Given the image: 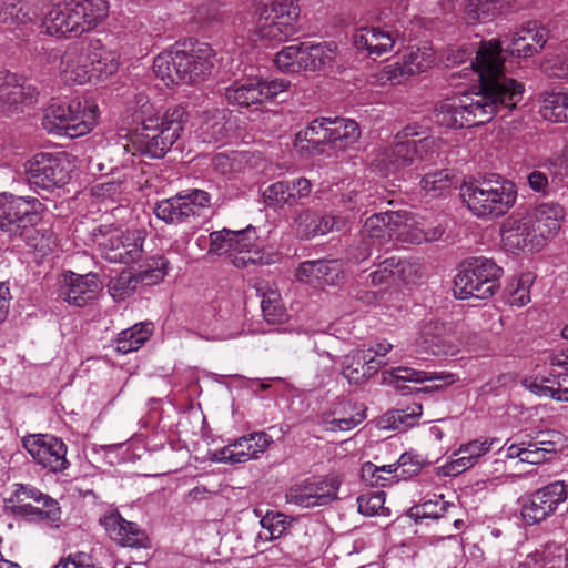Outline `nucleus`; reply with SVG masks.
I'll return each instance as SVG.
<instances>
[{"label":"nucleus","instance_id":"1","mask_svg":"<svg viewBox=\"0 0 568 568\" xmlns=\"http://www.w3.org/2000/svg\"><path fill=\"white\" fill-rule=\"evenodd\" d=\"M501 42L481 41L471 70L480 81L477 91H465L440 100L434 108V120L440 126L462 129L483 125L496 114L506 115L523 99V83L504 74Z\"/></svg>","mask_w":568,"mask_h":568},{"label":"nucleus","instance_id":"2","mask_svg":"<svg viewBox=\"0 0 568 568\" xmlns=\"http://www.w3.org/2000/svg\"><path fill=\"white\" fill-rule=\"evenodd\" d=\"M565 217L564 206L554 201L516 211L500 225L501 246L514 255L540 252L558 235Z\"/></svg>","mask_w":568,"mask_h":568},{"label":"nucleus","instance_id":"3","mask_svg":"<svg viewBox=\"0 0 568 568\" xmlns=\"http://www.w3.org/2000/svg\"><path fill=\"white\" fill-rule=\"evenodd\" d=\"M108 14L106 0H63L45 12L42 29L59 39L78 38L95 29Z\"/></svg>","mask_w":568,"mask_h":568},{"label":"nucleus","instance_id":"4","mask_svg":"<svg viewBox=\"0 0 568 568\" xmlns=\"http://www.w3.org/2000/svg\"><path fill=\"white\" fill-rule=\"evenodd\" d=\"M459 196L474 216L491 220L505 215L515 205L517 189L504 178L489 175L464 182Z\"/></svg>","mask_w":568,"mask_h":568},{"label":"nucleus","instance_id":"5","mask_svg":"<svg viewBox=\"0 0 568 568\" xmlns=\"http://www.w3.org/2000/svg\"><path fill=\"white\" fill-rule=\"evenodd\" d=\"M185 122V111L181 106L150 113L142 120L134 143L142 154L161 159L180 139Z\"/></svg>","mask_w":568,"mask_h":568},{"label":"nucleus","instance_id":"6","mask_svg":"<svg viewBox=\"0 0 568 568\" xmlns=\"http://www.w3.org/2000/svg\"><path fill=\"white\" fill-rule=\"evenodd\" d=\"M99 115V106L94 100L78 95L49 105L43 125L52 133L82 136L94 129Z\"/></svg>","mask_w":568,"mask_h":568},{"label":"nucleus","instance_id":"7","mask_svg":"<svg viewBox=\"0 0 568 568\" xmlns=\"http://www.w3.org/2000/svg\"><path fill=\"white\" fill-rule=\"evenodd\" d=\"M300 16L296 0L261 1L255 11L253 32L263 41H285L300 31Z\"/></svg>","mask_w":568,"mask_h":568},{"label":"nucleus","instance_id":"8","mask_svg":"<svg viewBox=\"0 0 568 568\" xmlns=\"http://www.w3.org/2000/svg\"><path fill=\"white\" fill-rule=\"evenodd\" d=\"M210 241L209 253L226 255L239 268L263 263L261 242L255 227L251 225L240 231L223 229L212 232Z\"/></svg>","mask_w":568,"mask_h":568},{"label":"nucleus","instance_id":"9","mask_svg":"<svg viewBox=\"0 0 568 568\" xmlns=\"http://www.w3.org/2000/svg\"><path fill=\"white\" fill-rule=\"evenodd\" d=\"M503 270L490 258H475L454 280V295L459 300L490 298L498 288Z\"/></svg>","mask_w":568,"mask_h":568},{"label":"nucleus","instance_id":"10","mask_svg":"<svg viewBox=\"0 0 568 568\" xmlns=\"http://www.w3.org/2000/svg\"><path fill=\"white\" fill-rule=\"evenodd\" d=\"M145 232L103 226L93 232V242L102 256L113 263L130 264L141 256Z\"/></svg>","mask_w":568,"mask_h":568},{"label":"nucleus","instance_id":"11","mask_svg":"<svg viewBox=\"0 0 568 568\" xmlns=\"http://www.w3.org/2000/svg\"><path fill=\"white\" fill-rule=\"evenodd\" d=\"M72 170L71 156L65 152H41L28 160L24 165L29 184L47 191L67 184Z\"/></svg>","mask_w":568,"mask_h":568},{"label":"nucleus","instance_id":"12","mask_svg":"<svg viewBox=\"0 0 568 568\" xmlns=\"http://www.w3.org/2000/svg\"><path fill=\"white\" fill-rule=\"evenodd\" d=\"M290 88L291 82L283 78L251 75L226 88L225 99L230 104L247 108L270 102Z\"/></svg>","mask_w":568,"mask_h":568},{"label":"nucleus","instance_id":"13","mask_svg":"<svg viewBox=\"0 0 568 568\" xmlns=\"http://www.w3.org/2000/svg\"><path fill=\"white\" fill-rule=\"evenodd\" d=\"M341 485L338 475L311 477L292 485L285 493V499L302 508L325 506L338 498Z\"/></svg>","mask_w":568,"mask_h":568},{"label":"nucleus","instance_id":"14","mask_svg":"<svg viewBox=\"0 0 568 568\" xmlns=\"http://www.w3.org/2000/svg\"><path fill=\"white\" fill-rule=\"evenodd\" d=\"M568 499V483L555 480L519 499L520 517L527 525L541 523Z\"/></svg>","mask_w":568,"mask_h":568},{"label":"nucleus","instance_id":"15","mask_svg":"<svg viewBox=\"0 0 568 568\" xmlns=\"http://www.w3.org/2000/svg\"><path fill=\"white\" fill-rule=\"evenodd\" d=\"M210 206V194L203 190L193 189L160 201L154 207V213L166 223L179 224L191 217L203 215Z\"/></svg>","mask_w":568,"mask_h":568},{"label":"nucleus","instance_id":"16","mask_svg":"<svg viewBox=\"0 0 568 568\" xmlns=\"http://www.w3.org/2000/svg\"><path fill=\"white\" fill-rule=\"evenodd\" d=\"M160 67L168 70V63H175L181 73V83L195 84L204 81L213 69V50L206 43H197L190 48H180V54L175 60L169 55L162 57Z\"/></svg>","mask_w":568,"mask_h":568},{"label":"nucleus","instance_id":"17","mask_svg":"<svg viewBox=\"0 0 568 568\" xmlns=\"http://www.w3.org/2000/svg\"><path fill=\"white\" fill-rule=\"evenodd\" d=\"M43 204L33 196L0 193V231L14 232L41 220Z\"/></svg>","mask_w":568,"mask_h":568},{"label":"nucleus","instance_id":"18","mask_svg":"<svg viewBox=\"0 0 568 568\" xmlns=\"http://www.w3.org/2000/svg\"><path fill=\"white\" fill-rule=\"evenodd\" d=\"M23 447L32 459L48 471L62 473L70 466L67 459L68 447L55 436L49 434L26 436Z\"/></svg>","mask_w":568,"mask_h":568},{"label":"nucleus","instance_id":"19","mask_svg":"<svg viewBox=\"0 0 568 568\" xmlns=\"http://www.w3.org/2000/svg\"><path fill=\"white\" fill-rule=\"evenodd\" d=\"M415 343L423 352L436 356H454L460 352L463 345L454 335L450 325L436 320L420 324Z\"/></svg>","mask_w":568,"mask_h":568},{"label":"nucleus","instance_id":"20","mask_svg":"<svg viewBox=\"0 0 568 568\" xmlns=\"http://www.w3.org/2000/svg\"><path fill=\"white\" fill-rule=\"evenodd\" d=\"M415 135H418V132L415 126L410 125L403 129V131L396 135V144L386 159L387 171L389 173L399 172L412 165L416 159H423L422 152L435 144V141L428 138L418 141L406 140Z\"/></svg>","mask_w":568,"mask_h":568},{"label":"nucleus","instance_id":"21","mask_svg":"<svg viewBox=\"0 0 568 568\" xmlns=\"http://www.w3.org/2000/svg\"><path fill=\"white\" fill-rule=\"evenodd\" d=\"M38 92L34 87L14 73L0 72V114L10 116L34 102Z\"/></svg>","mask_w":568,"mask_h":568},{"label":"nucleus","instance_id":"22","mask_svg":"<svg viewBox=\"0 0 568 568\" xmlns=\"http://www.w3.org/2000/svg\"><path fill=\"white\" fill-rule=\"evenodd\" d=\"M270 445V438L264 433L243 436L232 444L211 453V460L225 464H242L258 458Z\"/></svg>","mask_w":568,"mask_h":568},{"label":"nucleus","instance_id":"23","mask_svg":"<svg viewBox=\"0 0 568 568\" xmlns=\"http://www.w3.org/2000/svg\"><path fill=\"white\" fill-rule=\"evenodd\" d=\"M101 290L97 274H75L64 272L59 280V296L70 305L83 307L93 300Z\"/></svg>","mask_w":568,"mask_h":568},{"label":"nucleus","instance_id":"24","mask_svg":"<svg viewBox=\"0 0 568 568\" xmlns=\"http://www.w3.org/2000/svg\"><path fill=\"white\" fill-rule=\"evenodd\" d=\"M111 540L122 547L148 548V534L138 524L124 519L118 511H111L100 519Z\"/></svg>","mask_w":568,"mask_h":568},{"label":"nucleus","instance_id":"25","mask_svg":"<svg viewBox=\"0 0 568 568\" xmlns=\"http://www.w3.org/2000/svg\"><path fill=\"white\" fill-rule=\"evenodd\" d=\"M89 58V49L84 47L69 48L60 59L59 78L68 85H84L93 78Z\"/></svg>","mask_w":568,"mask_h":568},{"label":"nucleus","instance_id":"26","mask_svg":"<svg viewBox=\"0 0 568 568\" xmlns=\"http://www.w3.org/2000/svg\"><path fill=\"white\" fill-rule=\"evenodd\" d=\"M347 224V219L338 215L321 214L313 209L301 210L294 219V229L301 239H312L339 231Z\"/></svg>","mask_w":568,"mask_h":568},{"label":"nucleus","instance_id":"27","mask_svg":"<svg viewBox=\"0 0 568 568\" xmlns=\"http://www.w3.org/2000/svg\"><path fill=\"white\" fill-rule=\"evenodd\" d=\"M399 39L398 31L393 32L381 27H363L353 34L356 49L365 51L371 57H381L392 52Z\"/></svg>","mask_w":568,"mask_h":568},{"label":"nucleus","instance_id":"28","mask_svg":"<svg viewBox=\"0 0 568 568\" xmlns=\"http://www.w3.org/2000/svg\"><path fill=\"white\" fill-rule=\"evenodd\" d=\"M497 443L496 438H476L459 446L445 464V474L456 476L477 465Z\"/></svg>","mask_w":568,"mask_h":568},{"label":"nucleus","instance_id":"29","mask_svg":"<svg viewBox=\"0 0 568 568\" xmlns=\"http://www.w3.org/2000/svg\"><path fill=\"white\" fill-rule=\"evenodd\" d=\"M508 48L513 55L519 58L531 57L544 48L547 42V32L535 23H528L514 30L507 36Z\"/></svg>","mask_w":568,"mask_h":568},{"label":"nucleus","instance_id":"30","mask_svg":"<svg viewBox=\"0 0 568 568\" xmlns=\"http://www.w3.org/2000/svg\"><path fill=\"white\" fill-rule=\"evenodd\" d=\"M383 362L368 355L365 351L354 349L344 356L342 374L349 384L361 385L374 376Z\"/></svg>","mask_w":568,"mask_h":568},{"label":"nucleus","instance_id":"31","mask_svg":"<svg viewBox=\"0 0 568 568\" xmlns=\"http://www.w3.org/2000/svg\"><path fill=\"white\" fill-rule=\"evenodd\" d=\"M392 212L374 214L366 219L361 234L365 245H382L394 239V231L390 227ZM371 255L368 247L365 246L358 255H354L355 261L361 262Z\"/></svg>","mask_w":568,"mask_h":568},{"label":"nucleus","instance_id":"32","mask_svg":"<svg viewBox=\"0 0 568 568\" xmlns=\"http://www.w3.org/2000/svg\"><path fill=\"white\" fill-rule=\"evenodd\" d=\"M430 381H440L445 385H452L457 378L452 373L425 372L407 366H398L382 373V383L394 385L397 389H400V387L396 385L399 382L424 383Z\"/></svg>","mask_w":568,"mask_h":568},{"label":"nucleus","instance_id":"33","mask_svg":"<svg viewBox=\"0 0 568 568\" xmlns=\"http://www.w3.org/2000/svg\"><path fill=\"white\" fill-rule=\"evenodd\" d=\"M87 49L93 77L104 80L118 72L120 54L116 50L104 47L100 40L91 41Z\"/></svg>","mask_w":568,"mask_h":568},{"label":"nucleus","instance_id":"34","mask_svg":"<svg viewBox=\"0 0 568 568\" xmlns=\"http://www.w3.org/2000/svg\"><path fill=\"white\" fill-rule=\"evenodd\" d=\"M306 72H316L331 67L338 53L334 41H304Z\"/></svg>","mask_w":568,"mask_h":568},{"label":"nucleus","instance_id":"35","mask_svg":"<svg viewBox=\"0 0 568 568\" xmlns=\"http://www.w3.org/2000/svg\"><path fill=\"white\" fill-rule=\"evenodd\" d=\"M329 118L315 119L295 134L294 148L298 152L313 153L321 144L328 143Z\"/></svg>","mask_w":568,"mask_h":568},{"label":"nucleus","instance_id":"36","mask_svg":"<svg viewBox=\"0 0 568 568\" xmlns=\"http://www.w3.org/2000/svg\"><path fill=\"white\" fill-rule=\"evenodd\" d=\"M338 267L335 262L305 261L300 264L296 271V278L300 282L310 284L333 285L338 278Z\"/></svg>","mask_w":568,"mask_h":568},{"label":"nucleus","instance_id":"37","mask_svg":"<svg viewBox=\"0 0 568 568\" xmlns=\"http://www.w3.org/2000/svg\"><path fill=\"white\" fill-rule=\"evenodd\" d=\"M366 418L365 408L362 404L353 402H341L333 412V418L327 420V429L332 432L351 430Z\"/></svg>","mask_w":568,"mask_h":568},{"label":"nucleus","instance_id":"38","mask_svg":"<svg viewBox=\"0 0 568 568\" xmlns=\"http://www.w3.org/2000/svg\"><path fill=\"white\" fill-rule=\"evenodd\" d=\"M328 143L335 148L345 149L356 143L361 129L356 121L346 118H329Z\"/></svg>","mask_w":568,"mask_h":568},{"label":"nucleus","instance_id":"39","mask_svg":"<svg viewBox=\"0 0 568 568\" xmlns=\"http://www.w3.org/2000/svg\"><path fill=\"white\" fill-rule=\"evenodd\" d=\"M539 113L552 123L568 122V90L546 92L540 101Z\"/></svg>","mask_w":568,"mask_h":568},{"label":"nucleus","instance_id":"40","mask_svg":"<svg viewBox=\"0 0 568 568\" xmlns=\"http://www.w3.org/2000/svg\"><path fill=\"white\" fill-rule=\"evenodd\" d=\"M152 332L151 323H138L121 331L114 339L115 351L123 355L138 351L150 338Z\"/></svg>","mask_w":568,"mask_h":568},{"label":"nucleus","instance_id":"41","mask_svg":"<svg viewBox=\"0 0 568 568\" xmlns=\"http://www.w3.org/2000/svg\"><path fill=\"white\" fill-rule=\"evenodd\" d=\"M274 63L284 73L306 72L304 42L283 47L276 53Z\"/></svg>","mask_w":568,"mask_h":568},{"label":"nucleus","instance_id":"42","mask_svg":"<svg viewBox=\"0 0 568 568\" xmlns=\"http://www.w3.org/2000/svg\"><path fill=\"white\" fill-rule=\"evenodd\" d=\"M425 224V219L406 211L392 212L390 227L394 231V239L408 244L413 234L419 232V225Z\"/></svg>","mask_w":568,"mask_h":568},{"label":"nucleus","instance_id":"43","mask_svg":"<svg viewBox=\"0 0 568 568\" xmlns=\"http://www.w3.org/2000/svg\"><path fill=\"white\" fill-rule=\"evenodd\" d=\"M434 62V50L427 43L409 47L402 61L410 77L426 71Z\"/></svg>","mask_w":568,"mask_h":568},{"label":"nucleus","instance_id":"44","mask_svg":"<svg viewBox=\"0 0 568 568\" xmlns=\"http://www.w3.org/2000/svg\"><path fill=\"white\" fill-rule=\"evenodd\" d=\"M535 280L531 272L521 273L514 278L507 286V303L515 307H524L530 303V288Z\"/></svg>","mask_w":568,"mask_h":568},{"label":"nucleus","instance_id":"45","mask_svg":"<svg viewBox=\"0 0 568 568\" xmlns=\"http://www.w3.org/2000/svg\"><path fill=\"white\" fill-rule=\"evenodd\" d=\"M410 78L402 61L384 65L369 75V83L377 87L398 85Z\"/></svg>","mask_w":568,"mask_h":568},{"label":"nucleus","instance_id":"46","mask_svg":"<svg viewBox=\"0 0 568 568\" xmlns=\"http://www.w3.org/2000/svg\"><path fill=\"white\" fill-rule=\"evenodd\" d=\"M506 0H464V14L469 21L493 19Z\"/></svg>","mask_w":568,"mask_h":568},{"label":"nucleus","instance_id":"47","mask_svg":"<svg viewBox=\"0 0 568 568\" xmlns=\"http://www.w3.org/2000/svg\"><path fill=\"white\" fill-rule=\"evenodd\" d=\"M261 307L267 323L280 324L287 318L286 307L276 290L270 288L263 293Z\"/></svg>","mask_w":568,"mask_h":568},{"label":"nucleus","instance_id":"48","mask_svg":"<svg viewBox=\"0 0 568 568\" xmlns=\"http://www.w3.org/2000/svg\"><path fill=\"white\" fill-rule=\"evenodd\" d=\"M139 278L131 271H122L112 277L108 284L109 292L114 301H124L136 290Z\"/></svg>","mask_w":568,"mask_h":568},{"label":"nucleus","instance_id":"49","mask_svg":"<svg viewBox=\"0 0 568 568\" xmlns=\"http://www.w3.org/2000/svg\"><path fill=\"white\" fill-rule=\"evenodd\" d=\"M17 494L18 496L23 495L26 498L32 499L37 503H42L45 509L44 511H42V514H44L47 518L51 520H55L59 518L60 509L58 503L50 496L41 493L36 487L30 485H19Z\"/></svg>","mask_w":568,"mask_h":568},{"label":"nucleus","instance_id":"50","mask_svg":"<svg viewBox=\"0 0 568 568\" xmlns=\"http://www.w3.org/2000/svg\"><path fill=\"white\" fill-rule=\"evenodd\" d=\"M180 54V48H171L169 50L162 51L159 53L153 61V71L158 78H160L166 85L170 84H179L181 83V73L178 72V67H175V63H168V70L163 69V65L160 67V59L165 55H169V58L175 60V58Z\"/></svg>","mask_w":568,"mask_h":568},{"label":"nucleus","instance_id":"51","mask_svg":"<svg viewBox=\"0 0 568 568\" xmlns=\"http://www.w3.org/2000/svg\"><path fill=\"white\" fill-rule=\"evenodd\" d=\"M290 181H278L268 185L263 192L264 203L274 209L291 206Z\"/></svg>","mask_w":568,"mask_h":568},{"label":"nucleus","instance_id":"52","mask_svg":"<svg viewBox=\"0 0 568 568\" xmlns=\"http://www.w3.org/2000/svg\"><path fill=\"white\" fill-rule=\"evenodd\" d=\"M261 526L268 532L266 539L280 538L291 526V518L283 513L267 511L261 519Z\"/></svg>","mask_w":568,"mask_h":568},{"label":"nucleus","instance_id":"53","mask_svg":"<svg viewBox=\"0 0 568 568\" xmlns=\"http://www.w3.org/2000/svg\"><path fill=\"white\" fill-rule=\"evenodd\" d=\"M32 17L19 0H0V23H29Z\"/></svg>","mask_w":568,"mask_h":568},{"label":"nucleus","instance_id":"54","mask_svg":"<svg viewBox=\"0 0 568 568\" xmlns=\"http://www.w3.org/2000/svg\"><path fill=\"white\" fill-rule=\"evenodd\" d=\"M128 190V182L125 180H108L97 183L91 187L92 196L101 201L115 202Z\"/></svg>","mask_w":568,"mask_h":568},{"label":"nucleus","instance_id":"55","mask_svg":"<svg viewBox=\"0 0 568 568\" xmlns=\"http://www.w3.org/2000/svg\"><path fill=\"white\" fill-rule=\"evenodd\" d=\"M422 189L434 195L442 194L452 186V175L447 170H437L427 173L422 179Z\"/></svg>","mask_w":568,"mask_h":568},{"label":"nucleus","instance_id":"56","mask_svg":"<svg viewBox=\"0 0 568 568\" xmlns=\"http://www.w3.org/2000/svg\"><path fill=\"white\" fill-rule=\"evenodd\" d=\"M450 506L449 503L444 500L443 496H434L415 506L414 510L417 517L437 519L440 518Z\"/></svg>","mask_w":568,"mask_h":568},{"label":"nucleus","instance_id":"57","mask_svg":"<svg viewBox=\"0 0 568 568\" xmlns=\"http://www.w3.org/2000/svg\"><path fill=\"white\" fill-rule=\"evenodd\" d=\"M242 158V153L239 152L217 153L212 159V166L216 173L226 175L241 169Z\"/></svg>","mask_w":568,"mask_h":568},{"label":"nucleus","instance_id":"58","mask_svg":"<svg viewBox=\"0 0 568 568\" xmlns=\"http://www.w3.org/2000/svg\"><path fill=\"white\" fill-rule=\"evenodd\" d=\"M396 282L415 284L422 278V265L417 262L402 261L396 258Z\"/></svg>","mask_w":568,"mask_h":568},{"label":"nucleus","instance_id":"59","mask_svg":"<svg viewBox=\"0 0 568 568\" xmlns=\"http://www.w3.org/2000/svg\"><path fill=\"white\" fill-rule=\"evenodd\" d=\"M385 504L384 491H372L363 494L357 498L358 511L365 516H374Z\"/></svg>","mask_w":568,"mask_h":568},{"label":"nucleus","instance_id":"60","mask_svg":"<svg viewBox=\"0 0 568 568\" xmlns=\"http://www.w3.org/2000/svg\"><path fill=\"white\" fill-rule=\"evenodd\" d=\"M396 258H386L377 266L376 271L369 274V278L373 285H386L396 283Z\"/></svg>","mask_w":568,"mask_h":568},{"label":"nucleus","instance_id":"61","mask_svg":"<svg viewBox=\"0 0 568 568\" xmlns=\"http://www.w3.org/2000/svg\"><path fill=\"white\" fill-rule=\"evenodd\" d=\"M445 233V229L439 223H433L425 219V224L419 225V232L413 234L409 239L414 244H422L424 242L438 241Z\"/></svg>","mask_w":568,"mask_h":568},{"label":"nucleus","instance_id":"62","mask_svg":"<svg viewBox=\"0 0 568 568\" xmlns=\"http://www.w3.org/2000/svg\"><path fill=\"white\" fill-rule=\"evenodd\" d=\"M542 70L549 77L568 79V51L547 59L542 63Z\"/></svg>","mask_w":568,"mask_h":568},{"label":"nucleus","instance_id":"63","mask_svg":"<svg viewBox=\"0 0 568 568\" xmlns=\"http://www.w3.org/2000/svg\"><path fill=\"white\" fill-rule=\"evenodd\" d=\"M547 437L536 440L535 444H538L540 450L545 453V457L551 459L552 456L562 449L564 438L560 433H550L547 434Z\"/></svg>","mask_w":568,"mask_h":568},{"label":"nucleus","instance_id":"64","mask_svg":"<svg viewBox=\"0 0 568 568\" xmlns=\"http://www.w3.org/2000/svg\"><path fill=\"white\" fill-rule=\"evenodd\" d=\"M312 192V183L310 180L305 178H298L293 181H290V193L293 196L291 197V206L297 204L301 200L310 196Z\"/></svg>","mask_w":568,"mask_h":568}]
</instances>
